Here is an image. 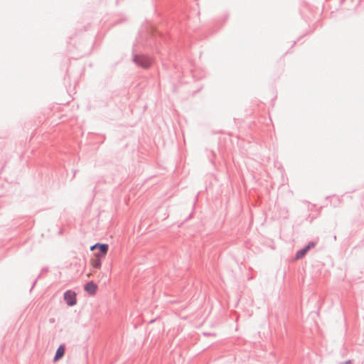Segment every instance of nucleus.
<instances>
[{
    "instance_id": "obj_1",
    "label": "nucleus",
    "mask_w": 364,
    "mask_h": 364,
    "mask_svg": "<svg viewBox=\"0 0 364 364\" xmlns=\"http://www.w3.org/2000/svg\"><path fill=\"white\" fill-rule=\"evenodd\" d=\"M63 299L65 303L70 306H74L77 303V297L75 291L68 290L64 293Z\"/></svg>"
},
{
    "instance_id": "obj_2",
    "label": "nucleus",
    "mask_w": 364,
    "mask_h": 364,
    "mask_svg": "<svg viewBox=\"0 0 364 364\" xmlns=\"http://www.w3.org/2000/svg\"><path fill=\"white\" fill-rule=\"evenodd\" d=\"M134 62L142 68H147L152 64L151 58L146 56H136Z\"/></svg>"
},
{
    "instance_id": "obj_3",
    "label": "nucleus",
    "mask_w": 364,
    "mask_h": 364,
    "mask_svg": "<svg viewBox=\"0 0 364 364\" xmlns=\"http://www.w3.org/2000/svg\"><path fill=\"white\" fill-rule=\"evenodd\" d=\"M314 247V242H311L309 243L306 247H305L304 249L299 250L297 252L296 255V257L295 259H301L302 257H304L306 252L312 247Z\"/></svg>"
},
{
    "instance_id": "obj_4",
    "label": "nucleus",
    "mask_w": 364,
    "mask_h": 364,
    "mask_svg": "<svg viewBox=\"0 0 364 364\" xmlns=\"http://www.w3.org/2000/svg\"><path fill=\"white\" fill-rule=\"evenodd\" d=\"M85 290L90 295H94L97 289V285L93 282L87 283L84 287Z\"/></svg>"
},
{
    "instance_id": "obj_5",
    "label": "nucleus",
    "mask_w": 364,
    "mask_h": 364,
    "mask_svg": "<svg viewBox=\"0 0 364 364\" xmlns=\"http://www.w3.org/2000/svg\"><path fill=\"white\" fill-rule=\"evenodd\" d=\"M97 247H98L100 249V250L103 256H105L107 253L108 245L107 244H99V243L95 244V245H92L90 247V250H94Z\"/></svg>"
},
{
    "instance_id": "obj_6",
    "label": "nucleus",
    "mask_w": 364,
    "mask_h": 364,
    "mask_svg": "<svg viewBox=\"0 0 364 364\" xmlns=\"http://www.w3.org/2000/svg\"><path fill=\"white\" fill-rule=\"evenodd\" d=\"M65 346L63 345H61L58 347V348L56 350V353L54 358V362L58 361V360L61 359L64 354H65Z\"/></svg>"
},
{
    "instance_id": "obj_7",
    "label": "nucleus",
    "mask_w": 364,
    "mask_h": 364,
    "mask_svg": "<svg viewBox=\"0 0 364 364\" xmlns=\"http://www.w3.org/2000/svg\"><path fill=\"white\" fill-rule=\"evenodd\" d=\"M91 264L97 269L101 267V256L99 254L95 255V259L91 261Z\"/></svg>"
},
{
    "instance_id": "obj_8",
    "label": "nucleus",
    "mask_w": 364,
    "mask_h": 364,
    "mask_svg": "<svg viewBox=\"0 0 364 364\" xmlns=\"http://www.w3.org/2000/svg\"><path fill=\"white\" fill-rule=\"evenodd\" d=\"M343 364H352L350 361H346Z\"/></svg>"
}]
</instances>
